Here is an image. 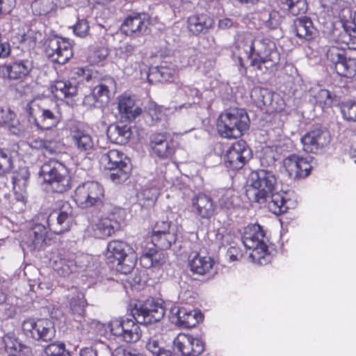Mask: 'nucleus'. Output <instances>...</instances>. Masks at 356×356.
<instances>
[{"mask_svg": "<svg viewBox=\"0 0 356 356\" xmlns=\"http://www.w3.org/2000/svg\"><path fill=\"white\" fill-rule=\"evenodd\" d=\"M246 195L250 201L267 203L269 210L276 215L286 212L291 207L288 193L277 191L276 177L268 170H259L251 174Z\"/></svg>", "mask_w": 356, "mask_h": 356, "instance_id": "1", "label": "nucleus"}, {"mask_svg": "<svg viewBox=\"0 0 356 356\" xmlns=\"http://www.w3.org/2000/svg\"><path fill=\"white\" fill-rule=\"evenodd\" d=\"M234 55L238 58V65L244 67V60H250V65L262 71L275 66L279 60L275 44L269 40H253L250 34L239 36L236 42Z\"/></svg>", "mask_w": 356, "mask_h": 356, "instance_id": "2", "label": "nucleus"}, {"mask_svg": "<svg viewBox=\"0 0 356 356\" xmlns=\"http://www.w3.org/2000/svg\"><path fill=\"white\" fill-rule=\"evenodd\" d=\"M250 120L245 110L233 108L222 113L217 122L219 134L226 138H237L249 127Z\"/></svg>", "mask_w": 356, "mask_h": 356, "instance_id": "3", "label": "nucleus"}, {"mask_svg": "<svg viewBox=\"0 0 356 356\" xmlns=\"http://www.w3.org/2000/svg\"><path fill=\"white\" fill-rule=\"evenodd\" d=\"M266 239L265 233L258 224L245 227L241 237L244 246L252 250L249 257L253 262L261 265L266 263V256L268 254Z\"/></svg>", "mask_w": 356, "mask_h": 356, "instance_id": "4", "label": "nucleus"}, {"mask_svg": "<svg viewBox=\"0 0 356 356\" xmlns=\"http://www.w3.org/2000/svg\"><path fill=\"white\" fill-rule=\"evenodd\" d=\"M100 162L105 168L113 171L110 175L113 182L120 184L129 178L131 170L130 160L122 152L111 149L101 156Z\"/></svg>", "mask_w": 356, "mask_h": 356, "instance_id": "5", "label": "nucleus"}, {"mask_svg": "<svg viewBox=\"0 0 356 356\" xmlns=\"http://www.w3.org/2000/svg\"><path fill=\"white\" fill-rule=\"evenodd\" d=\"M40 175L58 193H63L71 186V178L67 168L56 160L51 159L44 163Z\"/></svg>", "mask_w": 356, "mask_h": 356, "instance_id": "6", "label": "nucleus"}, {"mask_svg": "<svg viewBox=\"0 0 356 356\" xmlns=\"http://www.w3.org/2000/svg\"><path fill=\"white\" fill-rule=\"evenodd\" d=\"M74 199L77 205L83 209L99 206L104 199V189L97 181H86L76 187Z\"/></svg>", "mask_w": 356, "mask_h": 356, "instance_id": "7", "label": "nucleus"}, {"mask_svg": "<svg viewBox=\"0 0 356 356\" xmlns=\"http://www.w3.org/2000/svg\"><path fill=\"white\" fill-rule=\"evenodd\" d=\"M133 317L139 323L151 324L161 321L165 315L163 304L153 298L136 304Z\"/></svg>", "mask_w": 356, "mask_h": 356, "instance_id": "8", "label": "nucleus"}, {"mask_svg": "<svg viewBox=\"0 0 356 356\" xmlns=\"http://www.w3.org/2000/svg\"><path fill=\"white\" fill-rule=\"evenodd\" d=\"M24 334L31 339L37 341H51L56 334V330L52 321L49 319H27L22 325Z\"/></svg>", "mask_w": 356, "mask_h": 356, "instance_id": "9", "label": "nucleus"}, {"mask_svg": "<svg viewBox=\"0 0 356 356\" xmlns=\"http://www.w3.org/2000/svg\"><path fill=\"white\" fill-rule=\"evenodd\" d=\"M108 328L111 334L126 343H134L140 338L139 325L130 318H116L111 321Z\"/></svg>", "mask_w": 356, "mask_h": 356, "instance_id": "10", "label": "nucleus"}, {"mask_svg": "<svg viewBox=\"0 0 356 356\" xmlns=\"http://www.w3.org/2000/svg\"><path fill=\"white\" fill-rule=\"evenodd\" d=\"M73 220V209L68 202H65L59 209L53 211L49 215L48 228L54 233L60 234L70 229Z\"/></svg>", "mask_w": 356, "mask_h": 356, "instance_id": "11", "label": "nucleus"}, {"mask_svg": "<svg viewBox=\"0 0 356 356\" xmlns=\"http://www.w3.org/2000/svg\"><path fill=\"white\" fill-rule=\"evenodd\" d=\"M45 53L52 62L61 65L66 63L73 55L72 47L70 41L58 37L48 40Z\"/></svg>", "mask_w": 356, "mask_h": 356, "instance_id": "12", "label": "nucleus"}, {"mask_svg": "<svg viewBox=\"0 0 356 356\" xmlns=\"http://www.w3.org/2000/svg\"><path fill=\"white\" fill-rule=\"evenodd\" d=\"M149 25L150 17L147 14L133 13L124 19L121 31L127 36L136 38L147 34Z\"/></svg>", "mask_w": 356, "mask_h": 356, "instance_id": "13", "label": "nucleus"}, {"mask_svg": "<svg viewBox=\"0 0 356 356\" xmlns=\"http://www.w3.org/2000/svg\"><path fill=\"white\" fill-rule=\"evenodd\" d=\"M173 347L181 356H198L204 350V343L200 338L179 333L173 340Z\"/></svg>", "mask_w": 356, "mask_h": 356, "instance_id": "14", "label": "nucleus"}, {"mask_svg": "<svg viewBox=\"0 0 356 356\" xmlns=\"http://www.w3.org/2000/svg\"><path fill=\"white\" fill-rule=\"evenodd\" d=\"M250 158V149L247 147L244 140L234 143L227 151L225 161L227 167L233 170L243 168Z\"/></svg>", "mask_w": 356, "mask_h": 356, "instance_id": "15", "label": "nucleus"}, {"mask_svg": "<svg viewBox=\"0 0 356 356\" xmlns=\"http://www.w3.org/2000/svg\"><path fill=\"white\" fill-rule=\"evenodd\" d=\"M329 133L324 129L316 128L301 138L303 149L306 152L316 153L318 149L330 143Z\"/></svg>", "mask_w": 356, "mask_h": 356, "instance_id": "16", "label": "nucleus"}, {"mask_svg": "<svg viewBox=\"0 0 356 356\" xmlns=\"http://www.w3.org/2000/svg\"><path fill=\"white\" fill-rule=\"evenodd\" d=\"M118 225L116 220L101 215L91 219L88 230L94 237L104 238L111 236L115 232Z\"/></svg>", "mask_w": 356, "mask_h": 356, "instance_id": "17", "label": "nucleus"}, {"mask_svg": "<svg viewBox=\"0 0 356 356\" xmlns=\"http://www.w3.org/2000/svg\"><path fill=\"white\" fill-rule=\"evenodd\" d=\"M38 118L37 126L38 129H50L56 127L62 119V113L59 106L53 102L49 105L44 102Z\"/></svg>", "mask_w": 356, "mask_h": 356, "instance_id": "18", "label": "nucleus"}, {"mask_svg": "<svg viewBox=\"0 0 356 356\" xmlns=\"http://www.w3.org/2000/svg\"><path fill=\"white\" fill-rule=\"evenodd\" d=\"M170 314L175 323L183 327H195L203 318L200 312L184 307L175 306L171 308Z\"/></svg>", "mask_w": 356, "mask_h": 356, "instance_id": "19", "label": "nucleus"}, {"mask_svg": "<svg viewBox=\"0 0 356 356\" xmlns=\"http://www.w3.org/2000/svg\"><path fill=\"white\" fill-rule=\"evenodd\" d=\"M193 212L201 219H210L215 213L216 205L209 195L200 193L191 200Z\"/></svg>", "mask_w": 356, "mask_h": 356, "instance_id": "20", "label": "nucleus"}, {"mask_svg": "<svg viewBox=\"0 0 356 356\" xmlns=\"http://www.w3.org/2000/svg\"><path fill=\"white\" fill-rule=\"evenodd\" d=\"M70 137L79 154L87 156L92 153L95 147V141L92 136L86 130L81 129L72 130Z\"/></svg>", "mask_w": 356, "mask_h": 356, "instance_id": "21", "label": "nucleus"}, {"mask_svg": "<svg viewBox=\"0 0 356 356\" xmlns=\"http://www.w3.org/2000/svg\"><path fill=\"white\" fill-rule=\"evenodd\" d=\"M149 146L151 153L161 159L170 157L174 152L165 134L151 135Z\"/></svg>", "mask_w": 356, "mask_h": 356, "instance_id": "22", "label": "nucleus"}, {"mask_svg": "<svg viewBox=\"0 0 356 356\" xmlns=\"http://www.w3.org/2000/svg\"><path fill=\"white\" fill-rule=\"evenodd\" d=\"M51 92L55 97L66 100L68 104L77 94V84L70 80H58L51 85Z\"/></svg>", "mask_w": 356, "mask_h": 356, "instance_id": "23", "label": "nucleus"}, {"mask_svg": "<svg viewBox=\"0 0 356 356\" xmlns=\"http://www.w3.org/2000/svg\"><path fill=\"white\" fill-rule=\"evenodd\" d=\"M29 179V172L26 168H22L13 178V191L16 203L24 207L26 203V186Z\"/></svg>", "mask_w": 356, "mask_h": 356, "instance_id": "24", "label": "nucleus"}, {"mask_svg": "<svg viewBox=\"0 0 356 356\" xmlns=\"http://www.w3.org/2000/svg\"><path fill=\"white\" fill-rule=\"evenodd\" d=\"M32 69V63L29 60H17L1 68L3 77L10 80H17L26 76Z\"/></svg>", "mask_w": 356, "mask_h": 356, "instance_id": "25", "label": "nucleus"}, {"mask_svg": "<svg viewBox=\"0 0 356 356\" xmlns=\"http://www.w3.org/2000/svg\"><path fill=\"white\" fill-rule=\"evenodd\" d=\"M133 249L122 241H112L107 245L106 256L108 259L117 261L118 265L125 264L126 258L131 254Z\"/></svg>", "mask_w": 356, "mask_h": 356, "instance_id": "26", "label": "nucleus"}, {"mask_svg": "<svg viewBox=\"0 0 356 356\" xmlns=\"http://www.w3.org/2000/svg\"><path fill=\"white\" fill-rule=\"evenodd\" d=\"M47 228L41 224H36L29 231L23 242L31 250H40L46 244Z\"/></svg>", "mask_w": 356, "mask_h": 356, "instance_id": "27", "label": "nucleus"}, {"mask_svg": "<svg viewBox=\"0 0 356 356\" xmlns=\"http://www.w3.org/2000/svg\"><path fill=\"white\" fill-rule=\"evenodd\" d=\"M213 265L214 261L211 257L202 256L198 253L188 259V266L191 272L199 275H210Z\"/></svg>", "mask_w": 356, "mask_h": 356, "instance_id": "28", "label": "nucleus"}, {"mask_svg": "<svg viewBox=\"0 0 356 356\" xmlns=\"http://www.w3.org/2000/svg\"><path fill=\"white\" fill-rule=\"evenodd\" d=\"M118 108L122 117L129 121L134 120L142 113V109L136 106L134 98L128 95L118 97Z\"/></svg>", "mask_w": 356, "mask_h": 356, "instance_id": "29", "label": "nucleus"}, {"mask_svg": "<svg viewBox=\"0 0 356 356\" xmlns=\"http://www.w3.org/2000/svg\"><path fill=\"white\" fill-rule=\"evenodd\" d=\"M309 92L315 104L322 109L331 108L338 102L337 96L328 90L316 87L312 88Z\"/></svg>", "mask_w": 356, "mask_h": 356, "instance_id": "30", "label": "nucleus"}, {"mask_svg": "<svg viewBox=\"0 0 356 356\" xmlns=\"http://www.w3.org/2000/svg\"><path fill=\"white\" fill-rule=\"evenodd\" d=\"M115 89V81L112 78H106L96 86L92 90V95L99 102V106L106 105L111 98V93Z\"/></svg>", "mask_w": 356, "mask_h": 356, "instance_id": "31", "label": "nucleus"}, {"mask_svg": "<svg viewBox=\"0 0 356 356\" xmlns=\"http://www.w3.org/2000/svg\"><path fill=\"white\" fill-rule=\"evenodd\" d=\"M293 31L299 38L306 40H312L316 33V29L310 18L298 17L293 22Z\"/></svg>", "mask_w": 356, "mask_h": 356, "instance_id": "32", "label": "nucleus"}, {"mask_svg": "<svg viewBox=\"0 0 356 356\" xmlns=\"http://www.w3.org/2000/svg\"><path fill=\"white\" fill-rule=\"evenodd\" d=\"M218 206L227 210L234 209L238 204L236 192L231 188L218 189L215 195Z\"/></svg>", "mask_w": 356, "mask_h": 356, "instance_id": "33", "label": "nucleus"}, {"mask_svg": "<svg viewBox=\"0 0 356 356\" xmlns=\"http://www.w3.org/2000/svg\"><path fill=\"white\" fill-rule=\"evenodd\" d=\"M213 24V19L206 14L194 15L188 19V30L195 35L204 33Z\"/></svg>", "mask_w": 356, "mask_h": 356, "instance_id": "34", "label": "nucleus"}, {"mask_svg": "<svg viewBox=\"0 0 356 356\" xmlns=\"http://www.w3.org/2000/svg\"><path fill=\"white\" fill-rule=\"evenodd\" d=\"M52 267L62 277H68L77 271V264L71 257H58L52 261Z\"/></svg>", "mask_w": 356, "mask_h": 356, "instance_id": "35", "label": "nucleus"}, {"mask_svg": "<svg viewBox=\"0 0 356 356\" xmlns=\"http://www.w3.org/2000/svg\"><path fill=\"white\" fill-rule=\"evenodd\" d=\"M334 70L340 76L353 77L356 74V60L344 57L337 64Z\"/></svg>", "mask_w": 356, "mask_h": 356, "instance_id": "36", "label": "nucleus"}, {"mask_svg": "<svg viewBox=\"0 0 356 356\" xmlns=\"http://www.w3.org/2000/svg\"><path fill=\"white\" fill-rule=\"evenodd\" d=\"M284 10L292 15L305 14L308 8L306 0H280Z\"/></svg>", "mask_w": 356, "mask_h": 356, "instance_id": "37", "label": "nucleus"}, {"mask_svg": "<svg viewBox=\"0 0 356 356\" xmlns=\"http://www.w3.org/2000/svg\"><path fill=\"white\" fill-rule=\"evenodd\" d=\"M2 343L4 346L5 352L8 356H15L17 353L22 350V345L18 341L15 334L8 333L3 336Z\"/></svg>", "mask_w": 356, "mask_h": 356, "instance_id": "38", "label": "nucleus"}, {"mask_svg": "<svg viewBox=\"0 0 356 356\" xmlns=\"http://www.w3.org/2000/svg\"><path fill=\"white\" fill-rule=\"evenodd\" d=\"M132 132L129 127L127 125H116L110 130V137L115 140L116 143L124 145L130 139Z\"/></svg>", "mask_w": 356, "mask_h": 356, "instance_id": "39", "label": "nucleus"}, {"mask_svg": "<svg viewBox=\"0 0 356 356\" xmlns=\"http://www.w3.org/2000/svg\"><path fill=\"white\" fill-rule=\"evenodd\" d=\"M1 121L7 125L10 132L15 135L21 136L23 131L14 125L15 114L8 107L0 108Z\"/></svg>", "mask_w": 356, "mask_h": 356, "instance_id": "40", "label": "nucleus"}, {"mask_svg": "<svg viewBox=\"0 0 356 356\" xmlns=\"http://www.w3.org/2000/svg\"><path fill=\"white\" fill-rule=\"evenodd\" d=\"M86 306V300L82 293L77 292L70 300V310L77 317L82 318L84 316Z\"/></svg>", "mask_w": 356, "mask_h": 356, "instance_id": "41", "label": "nucleus"}, {"mask_svg": "<svg viewBox=\"0 0 356 356\" xmlns=\"http://www.w3.org/2000/svg\"><path fill=\"white\" fill-rule=\"evenodd\" d=\"M260 19L266 27L275 29L280 26L282 17L277 11L266 10L261 13Z\"/></svg>", "mask_w": 356, "mask_h": 356, "instance_id": "42", "label": "nucleus"}, {"mask_svg": "<svg viewBox=\"0 0 356 356\" xmlns=\"http://www.w3.org/2000/svg\"><path fill=\"white\" fill-rule=\"evenodd\" d=\"M44 102H38L34 100L27 104L25 106V111L28 116L29 121L34 124L36 127L38 126V116L41 113Z\"/></svg>", "mask_w": 356, "mask_h": 356, "instance_id": "43", "label": "nucleus"}, {"mask_svg": "<svg viewBox=\"0 0 356 356\" xmlns=\"http://www.w3.org/2000/svg\"><path fill=\"white\" fill-rule=\"evenodd\" d=\"M177 240L175 232H169L164 234H152V241L155 245L162 249H168Z\"/></svg>", "mask_w": 356, "mask_h": 356, "instance_id": "44", "label": "nucleus"}, {"mask_svg": "<svg viewBox=\"0 0 356 356\" xmlns=\"http://www.w3.org/2000/svg\"><path fill=\"white\" fill-rule=\"evenodd\" d=\"M251 97L259 105L266 106L271 104L272 95L266 88H255L252 90Z\"/></svg>", "mask_w": 356, "mask_h": 356, "instance_id": "45", "label": "nucleus"}, {"mask_svg": "<svg viewBox=\"0 0 356 356\" xmlns=\"http://www.w3.org/2000/svg\"><path fill=\"white\" fill-rule=\"evenodd\" d=\"M300 157L295 154L287 156L283 161V165L291 178H297Z\"/></svg>", "mask_w": 356, "mask_h": 356, "instance_id": "46", "label": "nucleus"}, {"mask_svg": "<svg viewBox=\"0 0 356 356\" xmlns=\"http://www.w3.org/2000/svg\"><path fill=\"white\" fill-rule=\"evenodd\" d=\"M341 111L345 120L356 122V102L346 101L342 102Z\"/></svg>", "mask_w": 356, "mask_h": 356, "instance_id": "47", "label": "nucleus"}, {"mask_svg": "<svg viewBox=\"0 0 356 356\" xmlns=\"http://www.w3.org/2000/svg\"><path fill=\"white\" fill-rule=\"evenodd\" d=\"M145 349L149 356H155L163 348V343L158 337L154 336L144 341Z\"/></svg>", "mask_w": 356, "mask_h": 356, "instance_id": "48", "label": "nucleus"}, {"mask_svg": "<svg viewBox=\"0 0 356 356\" xmlns=\"http://www.w3.org/2000/svg\"><path fill=\"white\" fill-rule=\"evenodd\" d=\"M47 356H70L63 343L56 342L49 344L44 349Z\"/></svg>", "mask_w": 356, "mask_h": 356, "instance_id": "49", "label": "nucleus"}, {"mask_svg": "<svg viewBox=\"0 0 356 356\" xmlns=\"http://www.w3.org/2000/svg\"><path fill=\"white\" fill-rule=\"evenodd\" d=\"M159 195L158 187L153 186L144 188L138 195L140 200H144L147 202V204H152L156 200Z\"/></svg>", "mask_w": 356, "mask_h": 356, "instance_id": "50", "label": "nucleus"}, {"mask_svg": "<svg viewBox=\"0 0 356 356\" xmlns=\"http://www.w3.org/2000/svg\"><path fill=\"white\" fill-rule=\"evenodd\" d=\"M74 259L77 264V271H84L94 266L92 261V258L89 254H81L74 258Z\"/></svg>", "mask_w": 356, "mask_h": 356, "instance_id": "51", "label": "nucleus"}, {"mask_svg": "<svg viewBox=\"0 0 356 356\" xmlns=\"http://www.w3.org/2000/svg\"><path fill=\"white\" fill-rule=\"evenodd\" d=\"M165 111L163 106L152 104L148 108V114L152 121L157 122L165 119Z\"/></svg>", "mask_w": 356, "mask_h": 356, "instance_id": "52", "label": "nucleus"}, {"mask_svg": "<svg viewBox=\"0 0 356 356\" xmlns=\"http://www.w3.org/2000/svg\"><path fill=\"white\" fill-rule=\"evenodd\" d=\"M344 57L343 50L337 47H332L327 51V58L334 65V67Z\"/></svg>", "mask_w": 356, "mask_h": 356, "instance_id": "53", "label": "nucleus"}, {"mask_svg": "<svg viewBox=\"0 0 356 356\" xmlns=\"http://www.w3.org/2000/svg\"><path fill=\"white\" fill-rule=\"evenodd\" d=\"M13 167L11 156L0 149V175L9 172Z\"/></svg>", "mask_w": 356, "mask_h": 356, "instance_id": "54", "label": "nucleus"}, {"mask_svg": "<svg viewBox=\"0 0 356 356\" xmlns=\"http://www.w3.org/2000/svg\"><path fill=\"white\" fill-rule=\"evenodd\" d=\"M89 24L86 19H78L76 24L74 26L73 31L74 34L79 37H86L89 32Z\"/></svg>", "mask_w": 356, "mask_h": 356, "instance_id": "55", "label": "nucleus"}, {"mask_svg": "<svg viewBox=\"0 0 356 356\" xmlns=\"http://www.w3.org/2000/svg\"><path fill=\"white\" fill-rule=\"evenodd\" d=\"M39 143V147H44V154L48 153L49 155H52L59 152L60 144L56 142L40 140Z\"/></svg>", "mask_w": 356, "mask_h": 356, "instance_id": "56", "label": "nucleus"}, {"mask_svg": "<svg viewBox=\"0 0 356 356\" xmlns=\"http://www.w3.org/2000/svg\"><path fill=\"white\" fill-rule=\"evenodd\" d=\"M169 232H175L173 228H171L170 223L168 221H159L153 229V234H164Z\"/></svg>", "mask_w": 356, "mask_h": 356, "instance_id": "57", "label": "nucleus"}, {"mask_svg": "<svg viewBox=\"0 0 356 356\" xmlns=\"http://www.w3.org/2000/svg\"><path fill=\"white\" fill-rule=\"evenodd\" d=\"M156 72L162 81H168L175 76L177 71L168 66L162 65L157 69Z\"/></svg>", "mask_w": 356, "mask_h": 356, "instance_id": "58", "label": "nucleus"}, {"mask_svg": "<svg viewBox=\"0 0 356 356\" xmlns=\"http://www.w3.org/2000/svg\"><path fill=\"white\" fill-rule=\"evenodd\" d=\"M312 165L305 159L300 158L298 164V175L297 178H304L307 177L311 171Z\"/></svg>", "mask_w": 356, "mask_h": 356, "instance_id": "59", "label": "nucleus"}, {"mask_svg": "<svg viewBox=\"0 0 356 356\" xmlns=\"http://www.w3.org/2000/svg\"><path fill=\"white\" fill-rule=\"evenodd\" d=\"M15 6V0H0V16L10 13Z\"/></svg>", "mask_w": 356, "mask_h": 356, "instance_id": "60", "label": "nucleus"}, {"mask_svg": "<svg viewBox=\"0 0 356 356\" xmlns=\"http://www.w3.org/2000/svg\"><path fill=\"white\" fill-rule=\"evenodd\" d=\"M135 51L136 47L129 43H126L120 48V56L125 59L131 57Z\"/></svg>", "mask_w": 356, "mask_h": 356, "instance_id": "61", "label": "nucleus"}, {"mask_svg": "<svg viewBox=\"0 0 356 356\" xmlns=\"http://www.w3.org/2000/svg\"><path fill=\"white\" fill-rule=\"evenodd\" d=\"M152 249H149L148 251L142 253L140 257V264L146 268H149L153 267V261L152 259Z\"/></svg>", "mask_w": 356, "mask_h": 356, "instance_id": "62", "label": "nucleus"}, {"mask_svg": "<svg viewBox=\"0 0 356 356\" xmlns=\"http://www.w3.org/2000/svg\"><path fill=\"white\" fill-rule=\"evenodd\" d=\"M227 256L232 261H238L243 256L241 250L235 246H231L227 252Z\"/></svg>", "mask_w": 356, "mask_h": 356, "instance_id": "63", "label": "nucleus"}, {"mask_svg": "<svg viewBox=\"0 0 356 356\" xmlns=\"http://www.w3.org/2000/svg\"><path fill=\"white\" fill-rule=\"evenodd\" d=\"M353 23L355 25V29L352 32L346 33L347 37L348 38V39L346 40V42L348 44H352V48L356 49V10L354 12L353 17Z\"/></svg>", "mask_w": 356, "mask_h": 356, "instance_id": "64", "label": "nucleus"}]
</instances>
